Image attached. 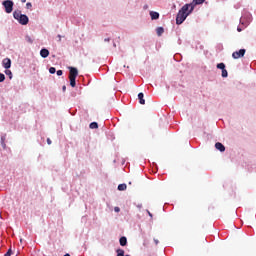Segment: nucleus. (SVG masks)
Segmentation results:
<instances>
[{
    "label": "nucleus",
    "mask_w": 256,
    "mask_h": 256,
    "mask_svg": "<svg viewBox=\"0 0 256 256\" xmlns=\"http://www.w3.org/2000/svg\"><path fill=\"white\" fill-rule=\"evenodd\" d=\"M193 5L191 4H185L179 11L176 16V25H181L193 13Z\"/></svg>",
    "instance_id": "1"
},
{
    "label": "nucleus",
    "mask_w": 256,
    "mask_h": 256,
    "mask_svg": "<svg viewBox=\"0 0 256 256\" xmlns=\"http://www.w3.org/2000/svg\"><path fill=\"white\" fill-rule=\"evenodd\" d=\"M13 17L20 23V25H27V23H29V17L25 14H21V11L19 10L13 12Z\"/></svg>",
    "instance_id": "2"
},
{
    "label": "nucleus",
    "mask_w": 256,
    "mask_h": 256,
    "mask_svg": "<svg viewBox=\"0 0 256 256\" xmlns=\"http://www.w3.org/2000/svg\"><path fill=\"white\" fill-rule=\"evenodd\" d=\"M78 75H79V70H77V68L69 67V81L72 87H75L77 85L76 79Z\"/></svg>",
    "instance_id": "3"
},
{
    "label": "nucleus",
    "mask_w": 256,
    "mask_h": 256,
    "mask_svg": "<svg viewBox=\"0 0 256 256\" xmlns=\"http://www.w3.org/2000/svg\"><path fill=\"white\" fill-rule=\"evenodd\" d=\"M2 5L5 8L6 13H13V1L11 0H5Z\"/></svg>",
    "instance_id": "4"
},
{
    "label": "nucleus",
    "mask_w": 256,
    "mask_h": 256,
    "mask_svg": "<svg viewBox=\"0 0 256 256\" xmlns=\"http://www.w3.org/2000/svg\"><path fill=\"white\" fill-rule=\"evenodd\" d=\"M246 50L240 49L239 51H235L232 53L233 59H241V57H245Z\"/></svg>",
    "instance_id": "5"
},
{
    "label": "nucleus",
    "mask_w": 256,
    "mask_h": 256,
    "mask_svg": "<svg viewBox=\"0 0 256 256\" xmlns=\"http://www.w3.org/2000/svg\"><path fill=\"white\" fill-rule=\"evenodd\" d=\"M2 65H3L4 69H11V59H9V58L3 59Z\"/></svg>",
    "instance_id": "6"
},
{
    "label": "nucleus",
    "mask_w": 256,
    "mask_h": 256,
    "mask_svg": "<svg viewBox=\"0 0 256 256\" xmlns=\"http://www.w3.org/2000/svg\"><path fill=\"white\" fill-rule=\"evenodd\" d=\"M215 148L221 153L225 152V146L221 142H217Z\"/></svg>",
    "instance_id": "7"
},
{
    "label": "nucleus",
    "mask_w": 256,
    "mask_h": 256,
    "mask_svg": "<svg viewBox=\"0 0 256 256\" xmlns=\"http://www.w3.org/2000/svg\"><path fill=\"white\" fill-rule=\"evenodd\" d=\"M138 99H139L140 105H145V95L143 94V92H140L138 94Z\"/></svg>",
    "instance_id": "8"
},
{
    "label": "nucleus",
    "mask_w": 256,
    "mask_h": 256,
    "mask_svg": "<svg viewBox=\"0 0 256 256\" xmlns=\"http://www.w3.org/2000/svg\"><path fill=\"white\" fill-rule=\"evenodd\" d=\"M40 55H41V57H43V59H47V56L49 55V50L46 49V48H43V49L40 51Z\"/></svg>",
    "instance_id": "9"
},
{
    "label": "nucleus",
    "mask_w": 256,
    "mask_h": 256,
    "mask_svg": "<svg viewBox=\"0 0 256 256\" xmlns=\"http://www.w3.org/2000/svg\"><path fill=\"white\" fill-rule=\"evenodd\" d=\"M119 243H120L121 247H125V245H127V237L122 236L119 240Z\"/></svg>",
    "instance_id": "10"
},
{
    "label": "nucleus",
    "mask_w": 256,
    "mask_h": 256,
    "mask_svg": "<svg viewBox=\"0 0 256 256\" xmlns=\"http://www.w3.org/2000/svg\"><path fill=\"white\" fill-rule=\"evenodd\" d=\"M150 17H151L152 20L159 19V14H158V12L151 11L150 12Z\"/></svg>",
    "instance_id": "11"
},
{
    "label": "nucleus",
    "mask_w": 256,
    "mask_h": 256,
    "mask_svg": "<svg viewBox=\"0 0 256 256\" xmlns=\"http://www.w3.org/2000/svg\"><path fill=\"white\" fill-rule=\"evenodd\" d=\"M156 33H157L158 37H161V35H163V33H165V29H163V27H158L156 29Z\"/></svg>",
    "instance_id": "12"
},
{
    "label": "nucleus",
    "mask_w": 256,
    "mask_h": 256,
    "mask_svg": "<svg viewBox=\"0 0 256 256\" xmlns=\"http://www.w3.org/2000/svg\"><path fill=\"white\" fill-rule=\"evenodd\" d=\"M126 190H127V184L118 185V191H126Z\"/></svg>",
    "instance_id": "13"
},
{
    "label": "nucleus",
    "mask_w": 256,
    "mask_h": 256,
    "mask_svg": "<svg viewBox=\"0 0 256 256\" xmlns=\"http://www.w3.org/2000/svg\"><path fill=\"white\" fill-rule=\"evenodd\" d=\"M89 127L90 129H99V124H97V122H92Z\"/></svg>",
    "instance_id": "14"
},
{
    "label": "nucleus",
    "mask_w": 256,
    "mask_h": 256,
    "mask_svg": "<svg viewBox=\"0 0 256 256\" xmlns=\"http://www.w3.org/2000/svg\"><path fill=\"white\" fill-rule=\"evenodd\" d=\"M117 256H125V250L119 248L116 250Z\"/></svg>",
    "instance_id": "15"
},
{
    "label": "nucleus",
    "mask_w": 256,
    "mask_h": 256,
    "mask_svg": "<svg viewBox=\"0 0 256 256\" xmlns=\"http://www.w3.org/2000/svg\"><path fill=\"white\" fill-rule=\"evenodd\" d=\"M193 3H195V5H203V3H205V0H193Z\"/></svg>",
    "instance_id": "16"
},
{
    "label": "nucleus",
    "mask_w": 256,
    "mask_h": 256,
    "mask_svg": "<svg viewBox=\"0 0 256 256\" xmlns=\"http://www.w3.org/2000/svg\"><path fill=\"white\" fill-rule=\"evenodd\" d=\"M1 145H2L3 149H5L7 147V144H5V136L1 137Z\"/></svg>",
    "instance_id": "17"
},
{
    "label": "nucleus",
    "mask_w": 256,
    "mask_h": 256,
    "mask_svg": "<svg viewBox=\"0 0 256 256\" xmlns=\"http://www.w3.org/2000/svg\"><path fill=\"white\" fill-rule=\"evenodd\" d=\"M217 69H221L223 71V69H225V63L217 64Z\"/></svg>",
    "instance_id": "18"
},
{
    "label": "nucleus",
    "mask_w": 256,
    "mask_h": 256,
    "mask_svg": "<svg viewBox=\"0 0 256 256\" xmlns=\"http://www.w3.org/2000/svg\"><path fill=\"white\" fill-rule=\"evenodd\" d=\"M5 74L9 75L10 79H13V73L11 72V70H5Z\"/></svg>",
    "instance_id": "19"
},
{
    "label": "nucleus",
    "mask_w": 256,
    "mask_h": 256,
    "mask_svg": "<svg viewBox=\"0 0 256 256\" xmlns=\"http://www.w3.org/2000/svg\"><path fill=\"white\" fill-rule=\"evenodd\" d=\"M57 69H55V67H50L49 68V73H51V75H54V73H56Z\"/></svg>",
    "instance_id": "20"
},
{
    "label": "nucleus",
    "mask_w": 256,
    "mask_h": 256,
    "mask_svg": "<svg viewBox=\"0 0 256 256\" xmlns=\"http://www.w3.org/2000/svg\"><path fill=\"white\" fill-rule=\"evenodd\" d=\"M228 75H229V74H228V72H227V69L224 68V69L222 70V77H228Z\"/></svg>",
    "instance_id": "21"
},
{
    "label": "nucleus",
    "mask_w": 256,
    "mask_h": 256,
    "mask_svg": "<svg viewBox=\"0 0 256 256\" xmlns=\"http://www.w3.org/2000/svg\"><path fill=\"white\" fill-rule=\"evenodd\" d=\"M5 81V74L0 73V83H3Z\"/></svg>",
    "instance_id": "22"
},
{
    "label": "nucleus",
    "mask_w": 256,
    "mask_h": 256,
    "mask_svg": "<svg viewBox=\"0 0 256 256\" xmlns=\"http://www.w3.org/2000/svg\"><path fill=\"white\" fill-rule=\"evenodd\" d=\"M13 253V251L11 249H9L4 256H11V254Z\"/></svg>",
    "instance_id": "23"
},
{
    "label": "nucleus",
    "mask_w": 256,
    "mask_h": 256,
    "mask_svg": "<svg viewBox=\"0 0 256 256\" xmlns=\"http://www.w3.org/2000/svg\"><path fill=\"white\" fill-rule=\"evenodd\" d=\"M56 73H57L58 77H61V75H63V70H58Z\"/></svg>",
    "instance_id": "24"
},
{
    "label": "nucleus",
    "mask_w": 256,
    "mask_h": 256,
    "mask_svg": "<svg viewBox=\"0 0 256 256\" xmlns=\"http://www.w3.org/2000/svg\"><path fill=\"white\" fill-rule=\"evenodd\" d=\"M114 211H115V213H119V211H121V208L115 207V208H114Z\"/></svg>",
    "instance_id": "25"
},
{
    "label": "nucleus",
    "mask_w": 256,
    "mask_h": 256,
    "mask_svg": "<svg viewBox=\"0 0 256 256\" xmlns=\"http://www.w3.org/2000/svg\"><path fill=\"white\" fill-rule=\"evenodd\" d=\"M146 211H147L149 217H150L151 219H153V214H152L149 210H146Z\"/></svg>",
    "instance_id": "26"
},
{
    "label": "nucleus",
    "mask_w": 256,
    "mask_h": 256,
    "mask_svg": "<svg viewBox=\"0 0 256 256\" xmlns=\"http://www.w3.org/2000/svg\"><path fill=\"white\" fill-rule=\"evenodd\" d=\"M27 41L28 43H33V40L31 39V37H27Z\"/></svg>",
    "instance_id": "27"
},
{
    "label": "nucleus",
    "mask_w": 256,
    "mask_h": 256,
    "mask_svg": "<svg viewBox=\"0 0 256 256\" xmlns=\"http://www.w3.org/2000/svg\"><path fill=\"white\" fill-rule=\"evenodd\" d=\"M154 243H155V245H159V241L155 238H154Z\"/></svg>",
    "instance_id": "28"
},
{
    "label": "nucleus",
    "mask_w": 256,
    "mask_h": 256,
    "mask_svg": "<svg viewBox=\"0 0 256 256\" xmlns=\"http://www.w3.org/2000/svg\"><path fill=\"white\" fill-rule=\"evenodd\" d=\"M47 143H48V145H51V139H49V138H47Z\"/></svg>",
    "instance_id": "29"
},
{
    "label": "nucleus",
    "mask_w": 256,
    "mask_h": 256,
    "mask_svg": "<svg viewBox=\"0 0 256 256\" xmlns=\"http://www.w3.org/2000/svg\"><path fill=\"white\" fill-rule=\"evenodd\" d=\"M104 41L109 42V41H111V39L110 38H105Z\"/></svg>",
    "instance_id": "30"
},
{
    "label": "nucleus",
    "mask_w": 256,
    "mask_h": 256,
    "mask_svg": "<svg viewBox=\"0 0 256 256\" xmlns=\"http://www.w3.org/2000/svg\"><path fill=\"white\" fill-rule=\"evenodd\" d=\"M62 89H63V91H66L67 90V86H63Z\"/></svg>",
    "instance_id": "31"
},
{
    "label": "nucleus",
    "mask_w": 256,
    "mask_h": 256,
    "mask_svg": "<svg viewBox=\"0 0 256 256\" xmlns=\"http://www.w3.org/2000/svg\"><path fill=\"white\" fill-rule=\"evenodd\" d=\"M26 5H27V7H31V3H29V2Z\"/></svg>",
    "instance_id": "32"
},
{
    "label": "nucleus",
    "mask_w": 256,
    "mask_h": 256,
    "mask_svg": "<svg viewBox=\"0 0 256 256\" xmlns=\"http://www.w3.org/2000/svg\"><path fill=\"white\" fill-rule=\"evenodd\" d=\"M237 31H238L239 33H241V28H237Z\"/></svg>",
    "instance_id": "33"
},
{
    "label": "nucleus",
    "mask_w": 256,
    "mask_h": 256,
    "mask_svg": "<svg viewBox=\"0 0 256 256\" xmlns=\"http://www.w3.org/2000/svg\"><path fill=\"white\" fill-rule=\"evenodd\" d=\"M58 39H59V41H61V35H58Z\"/></svg>",
    "instance_id": "34"
},
{
    "label": "nucleus",
    "mask_w": 256,
    "mask_h": 256,
    "mask_svg": "<svg viewBox=\"0 0 256 256\" xmlns=\"http://www.w3.org/2000/svg\"><path fill=\"white\" fill-rule=\"evenodd\" d=\"M27 0H21L22 3H25Z\"/></svg>",
    "instance_id": "35"
},
{
    "label": "nucleus",
    "mask_w": 256,
    "mask_h": 256,
    "mask_svg": "<svg viewBox=\"0 0 256 256\" xmlns=\"http://www.w3.org/2000/svg\"><path fill=\"white\" fill-rule=\"evenodd\" d=\"M64 256H71V255H69V254H65Z\"/></svg>",
    "instance_id": "36"
}]
</instances>
